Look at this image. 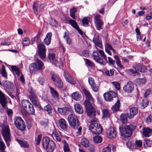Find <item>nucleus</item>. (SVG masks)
<instances>
[{"mask_svg": "<svg viewBox=\"0 0 152 152\" xmlns=\"http://www.w3.org/2000/svg\"><path fill=\"white\" fill-rule=\"evenodd\" d=\"M83 92L86 98L84 104L87 114L90 117H94L96 115V109L93 104V99L90 92L87 90L84 89Z\"/></svg>", "mask_w": 152, "mask_h": 152, "instance_id": "f257e3e1", "label": "nucleus"}, {"mask_svg": "<svg viewBox=\"0 0 152 152\" xmlns=\"http://www.w3.org/2000/svg\"><path fill=\"white\" fill-rule=\"evenodd\" d=\"M136 126L132 124L129 125L120 126L119 131L122 139L126 141L128 138L130 137L132 134V132L136 128Z\"/></svg>", "mask_w": 152, "mask_h": 152, "instance_id": "f03ea898", "label": "nucleus"}, {"mask_svg": "<svg viewBox=\"0 0 152 152\" xmlns=\"http://www.w3.org/2000/svg\"><path fill=\"white\" fill-rule=\"evenodd\" d=\"M42 146L47 152H53L56 148L55 142L48 137H44L42 139Z\"/></svg>", "mask_w": 152, "mask_h": 152, "instance_id": "7ed1b4c3", "label": "nucleus"}, {"mask_svg": "<svg viewBox=\"0 0 152 152\" xmlns=\"http://www.w3.org/2000/svg\"><path fill=\"white\" fill-rule=\"evenodd\" d=\"M89 129L92 133L95 134H100L102 131L101 126L95 121H92L89 126Z\"/></svg>", "mask_w": 152, "mask_h": 152, "instance_id": "20e7f679", "label": "nucleus"}, {"mask_svg": "<svg viewBox=\"0 0 152 152\" xmlns=\"http://www.w3.org/2000/svg\"><path fill=\"white\" fill-rule=\"evenodd\" d=\"M2 134L7 145L9 147L10 142L11 141V139L10 129L8 126H6L2 128Z\"/></svg>", "mask_w": 152, "mask_h": 152, "instance_id": "39448f33", "label": "nucleus"}, {"mask_svg": "<svg viewBox=\"0 0 152 152\" xmlns=\"http://www.w3.org/2000/svg\"><path fill=\"white\" fill-rule=\"evenodd\" d=\"M68 120L70 125L75 129H77L79 126L78 120L74 114H71L68 116Z\"/></svg>", "mask_w": 152, "mask_h": 152, "instance_id": "423d86ee", "label": "nucleus"}, {"mask_svg": "<svg viewBox=\"0 0 152 152\" xmlns=\"http://www.w3.org/2000/svg\"><path fill=\"white\" fill-rule=\"evenodd\" d=\"M14 124L17 128L23 131L26 129V125L24 121L20 116L15 117L14 119Z\"/></svg>", "mask_w": 152, "mask_h": 152, "instance_id": "0eeeda50", "label": "nucleus"}, {"mask_svg": "<svg viewBox=\"0 0 152 152\" xmlns=\"http://www.w3.org/2000/svg\"><path fill=\"white\" fill-rule=\"evenodd\" d=\"M38 53L40 58L44 60L46 56V48L43 44H40L38 46Z\"/></svg>", "mask_w": 152, "mask_h": 152, "instance_id": "6e6552de", "label": "nucleus"}, {"mask_svg": "<svg viewBox=\"0 0 152 152\" xmlns=\"http://www.w3.org/2000/svg\"><path fill=\"white\" fill-rule=\"evenodd\" d=\"M117 96V94L113 91H110L108 93H104V96L105 100L107 101L110 102L113 100L114 98H115Z\"/></svg>", "mask_w": 152, "mask_h": 152, "instance_id": "1a4fd4ad", "label": "nucleus"}, {"mask_svg": "<svg viewBox=\"0 0 152 152\" xmlns=\"http://www.w3.org/2000/svg\"><path fill=\"white\" fill-rule=\"evenodd\" d=\"M134 85L131 81H129L126 84L124 85L123 88L124 91L129 93H131L134 90Z\"/></svg>", "mask_w": 152, "mask_h": 152, "instance_id": "9d476101", "label": "nucleus"}, {"mask_svg": "<svg viewBox=\"0 0 152 152\" xmlns=\"http://www.w3.org/2000/svg\"><path fill=\"white\" fill-rule=\"evenodd\" d=\"M92 55L94 59L97 62L102 66H104L105 65V63L104 62L103 59L99 56L97 51H94Z\"/></svg>", "mask_w": 152, "mask_h": 152, "instance_id": "9b49d317", "label": "nucleus"}, {"mask_svg": "<svg viewBox=\"0 0 152 152\" xmlns=\"http://www.w3.org/2000/svg\"><path fill=\"white\" fill-rule=\"evenodd\" d=\"M64 76L66 80L68 83L74 85L76 83V82L74 80L72 76L69 73L64 71Z\"/></svg>", "mask_w": 152, "mask_h": 152, "instance_id": "f8f14e48", "label": "nucleus"}, {"mask_svg": "<svg viewBox=\"0 0 152 152\" xmlns=\"http://www.w3.org/2000/svg\"><path fill=\"white\" fill-rule=\"evenodd\" d=\"M69 23L72 27L75 29L80 34H83L82 31L79 27L77 23L75 20L70 19L69 20Z\"/></svg>", "mask_w": 152, "mask_h": 152, "instance_id": "ddd939ff", "label": "nucleus"}, {"mask_svg": "<svg viewBox=\"0 0 152 152\" xmlns=\"http://www.w3.org/2000/svg\"><path fill=\"white\" fill-rule=\"evenodd\" d=\"M107 134V137L110 139L115 138L116 135V132L113 127H110L108 129Z\"/></svg>", "mask_w": 152, "mask_h": 152, "instance_id": "4468645a", "label": "nucleus"}, {"mask_svg": "<svg viewBox=\"0 0 152 152\" xmlns=\"http://www.w3.org/2000/svg\"><path fill=\"white\" fill-rule=\"evenodd\" d=\"M133 66L136 71L141 72H145L146 71L147 68L145 66H142L139 64H135Z\"/></svg>", "mask_w": 152, "mask_h": 152, "instance_id": "2eb2a0df", "label": "nucleus"}, {"mask_svg": "<svg viewBox=\"0 0 152 152\" xmlns=\"http://www.w3.org/2000/svg\"><path fill=\"white\" fill-rule=\"evenodd\" d=\"M57 111L58 113L61 115H64L68 114L69 112V109L68 107H58Z\"/></svg>", "mask_w": 152, "mask_h": 152, "instance_id": "dca6fc26", "label": "nucleus"}, {"mask_svg": "<svg viewBox=\"0 0 152 152\" xmlns=\"http://www.w3.org/2000/svg\"><path fill=\"white\" fill-rule=\"evenodd\" d=\"M59 126L62 129L65 130L67 129V124L64 118H60L58 120Z\"/></svg>", "mask_w": 152, "mask_h": 152, "instance_id": "f3484780", "label": "nucleus"}, {"mask_svg": "<svg viewBox=\"0 0 152 152\" xmlns=\"http://www.w3.org/2000/svg\"><path fill=\"white\" fill-rule=\"evenodd\" d=\"M143 135L146 137H149L152 135V129L148 128H144L143 129Z\"/></svg>", "mask_w": 152, "mask_h": 152, "instance_id": "a211bd4d", "label": "nucleus"}, {"mask_svg": "<svg viewBox=\"0 0 152 152\" xmlns=\"http://www.w3.org/2000/svg\"><path fill=\"white\" fill-rule=\"evenodd\" d=\"M48 58L53 64L56 65L57 61L55 58V54L53 53H50L48 54Z\"/></svg>", "mask_w": 152, "mask_h": 152, "instance_id": "6ab92c4d", "label": "nucleus"}, {"mask_svg": "<svg viewBox=\"0 0 152 152\" xmlns=\"http://www.w3.org/2000/svg\"><path fill=\"white\" fill-rule=\"evenodd\" d=\"M0 103L3 107H5L6 103L4 94L0 91Z\"/></svg>", "mask_w": 152, "mask_h": 152, "instance_id": "aec40b11", "label": "nucleus"}, {"mask_svg": "<svg viewBox=\"0 0 152 152\" xmlns=\"http://www.w3.org/2000/svg\"><path fill=\"white\" fill-rule=\"evenodd\" d=\"M74 108L76 112L80 114L83 113V110L82 106L80 104L76 103L74 105Z\"/></svg>", "mask_w": 152, "mask_h": 152, "instance_id": "412c9836", "label": "nucleus"}, {"mask_svg": "<svg viewBox=\"0 0 152 152\" xmlns=\"http://www.w3.org/2000/svg\"><path fill=\"white\" fill-rule=\"evenodd\" d=\"M52 34L51 32L48 33L47 34L44 40V42L45 44L48 45L50 44L51 41V38Z\"/></svg>", "mask_w": 152, "mask_h": 152, "instance_id": "4be33fe9", "label": "nucleus"}, {"mask_svg": "<svg viewBox=\"0 0 152 152\" xmlns=\"http://www.w3.org/2000/svg\"><path fill=\"white\" fill-rule=\"evenodd\" d=\"M93 41L96 45L101 48L102 45L99 39V37L97 35H95L93 39Z\"/></svg>", "mask_w": 152, "mask_h": 152, "instance_id": "5701e85b", "label": "nucleus"}, {"mask_svg": "<svg viewBox=\"0 0 152 152\" xmlns=\"http://www.w3.org/2000/svg\"><path fill=\"white\" fill-rule=\"evenodd\" d=\"M130 115H129L128 117L129 118H131L137 113V109L135 107H132L130 109Z\"/></svg>", "mask_w": 152, "mask_h": 152, "instance_id": "b1692460", "label": "nucleus"}, {"mask_svg": "<svg viewBox=\"0 0 152 152\" xmlns=\"http://www.w3.org/2000/svg\"><path fill=\"white\" fill-rule=\"evenodd\" d=\"M35 64L37 68V70H40L44 68V64L40 60L37 59L35 60Z\"/></svg>", "mask_w": 152, "mask_h": 152, "instance_id": "393cba45", "label": "nucleus"}, {"mask_svg": "<svg viewBox=\"0 0 152 152\" xmlns=\"http://www.w3.org/2000/svg\"><path fill=\"white\" fill-rule=\"evenodd\" d=\"M120 105V101L118 99L115 104L112 107L111 109L114 112H116L118 111L119 109Z\"/></svg>", "mask_w": 152, "mask_h": 152, "instance_id": "a878e982", "label": "nucleus"}, {"mask_svg": "<svg viewBox=\"0 0 152 152\" xmlns=\"http://www.w3.org/2000/svg\"><path fill=\"white\" fill-rule=\"evenodd\" d=\"M50 88L52 97L56 99H58L59 94L52 87H50Z\"/></svg>", "mask_w": 152, "mask_h": 152, "instance_id": "bb28decb", "label": "nucleus"}, {"mask_svg": "<svg viewBox=\"0 0 152 152\" xmlns=\"http://www.w3.org/2000/svg\"><path fill=\"white\" fill-rule=\"evenodd\" d=\"M30 94L29 98L32 102H34L38 100L37 97L35 95L34 91H33L31 89L30 91Z\"/></svg>", "mask_w": 152, "mask_h": 152, "instance_id": "cd10ccee", "label": "nucleus"}, {"mask_svg": "<svg viewBox=\"0 0 152 152\" xmlns=\"http://www.w3.org/2000/svg\"><path fill=\"white\" fill-rule=\"evenodd\" d=\"M52 136L53 139L56 141L58 142L61 141V138L59 136L56 131H53Z\"/></svg>", "mask_w": 152, "mask_h": 152, "instance_id": "c85d7f7f", "label": "nucleus"}, {"mask_svg": "<svg viewBox=\"0 0 152 152\" xmlns=\"http://www.w3.org/2000/svg\"><path fill=\"white\" fill-rule=\"evenodd\" d=\"M17 141L21 147L26 148H28L29 147V145L26 142L18 139H17Z\"/></svg>", "mask_w": 152, "mask_h": 152, "instance_id": "c756f323", "label": "nucleus"}, {"mask_svg": "<svg viewBox=\"0 0 152 152\" xmlns=\"http://www.w3.org/2000/svg\"><path fill=\"white\" fill-rule=\"evenodd\" d=\"M71 97L72 99L76 101H79L81 99L80 95L77 92H75L72 94Z\"/></svg>", "mask_w": 152, "mask_h": 152, "instance_id": "7c9ffc66", "label": "nucleus"}, {"mask_svg": "<svg viewBox=\"0 0 152 152\" xmlns=\"http://www.w3.org/2000/svg\"><path fill=\"white\" fill-rule=\"evenodd\" d=\"M128 113L122 114L120 115V120L122 123H126L127 122Z\"/></svg>", "mask_w": 152, "mask_h": 152, "instance_id": "2f4dec72", "label": "nucleus"}, {"mask_svg": "<svg viewBox=\"0 0 152 152\" xmlns=\"http://www.w3.org/2000/svg\"><path fill=\"white\" fill-rule=\"evenodd\" d=\"M22 105L25 110L27 109L28 107L31 104L30 102L27 100H23L21 102Z\"/></svg>", "mask_w": 152, "mask_h": 152, "instance_id": "473e14b6", "label": "nucleus"}, {"mask_svg": "<svg viewBox=\"0 0 152 152\" xmlns=\"http://www.w3.org/2000/svg\"><path fill=\"white\" fill-rule=\"evenodd\" d=\"M44 110L45 111L48 113V115H51L53 110L50 105L48 104L45 106L44 107Z\"/></svg>", "mask_w": 152, "mask_h": 152, "instance_id": "72a5a7b5", "label": "nucleus"}, {"mask_svg": "<svg viewBox=\"0 0 152 152\" xmlns=\"http://www.w3.org/2000/svg\"><path fill=\"white\" fill-rule=\"evenodd\" d=\"M105 48L106 52L110 55L111 56L112 53L110 50H112L113 48L111 45L108 43H107L105 45Z\"/></svg>", "mask_w": 152, "mask_h": 152, "instance_id": "f704fd0d", "label": "nucleus"}, {"mask_svg": "<svg viewBox=\"0 0 152 152\" xmlns=\"http://www.w3.org/2000/svg\"><path fill=\"white\" fill-rule=\"evenodd\" d=\"M51 79L55 82L61 79L57 74L51 72Z\"/></svg>", "mask_w": 152, "mask_h": 152, "instance_id": "c9c22d12", "label": "nucleus"}, {"mask_svg": "<svg viewBox=\"0 0 152 152\" xmlns=\"http://www.w3.org/2000/svg\"><path fill=\"white\" fill-rule=\"evenodd\" d=\"M77 11V9L75 7L71 8L70 10V15L73 19H75V14Z\"/></svg>", "mask_w": 152, "mask_h": 152, "instance_id": "e433bc0d", "label": "nucleus"}, {"mask_svg": "<svg viewBox=\"0 0 152 152\" xmlns=\"http://www.w3.org/2000/svg\"><path fill=\"white\" fill-rule=\"evenodd\" d=\"M29 72L30 73L33 72L35 70H37V68L35 63L31 64L29 66Z\"/></svg>", "mask_w": 152, "mask_h": 152, "instance_id": "4c0bfd02", "label": "nucleus"}, {"mask_svg": "<svg viewBox=\"0 0 152 152\" xmlns=\"http://www.w3.org/2000/svg\"><path fill=\"white\" fill-rule=\"evenodd\" d=\"M2 85V86H4L7 89L10 88L12 85V83L10 82H7V80H5L4 82Z\"/></svg>", "mask_w": 152, "mask_h": 152, "instance_id": "58836bf2", "label": "nucleus"}, {"mask_svg": "<svg viewBox=\"0 0 152 152\" xmlns=\"http://www.w3.org/2000/svg\"><path fill=\"white\" fill-rule=\"evenodd\" d=\"M148 102L147 99H143L141 102V108L144 109L148 105Z\"/></svg>", "mask_w": 152, "mask_h": 152, "instance_id": "ea45409f", "label": "nucleus"}, {"mask_svg": "<svg viewBox=\"0 0 152 152\" xmlns=\"http://www.w3.org/2000/svg\"><path fill=\"white\" fill-rule=\"evenodd\" d=\"M93 140L96 143H100L102 141V139L101 136L97 135L94 137Z\"/></svg>", "mask_w": 152, "mask_h": 152, "instance_id": "a19ab883", "label": "nucleus"}, {"mask_svg": "<svg viewBox=\"0 0 152 152\" xmlns=\"http://www.w3.org/2000/svg\"><path fill=\"white\" fill-rule=\"evenodd\" d=\"M81 143L82 145L86 147H87L89 146V141L85 139H82L81 141Z\"/></svg>", "mask_w": 152, "mask_h": 152, "instance_id": "79ce46f5", "label": "nucleus"}, {"mask_svg": "<svg viewBox=\"0 0 152 152\" xmlns=\"http://www.w3.org/2000/svg\"><path fill=\"white\" fill-rule=\"evenodd\" d=\"M26 110L28 111L29 114L31 115H33L34 113V109L33 105L31 104L28 107L27 109H26Z\"/></svg>", "mask_w": 152, "mask_h": 152, "instance_id": "37998d69", "label": "nucleus"}, {"mask_svg": "<svg viewBox=\"0 0 152 152\" xmlns=\"http://www.w3.org/2000/svg\"><path fill=\"white\" fill-rule=\"evenodd\" d=\"M136 81L139 84L142 85L146 83V79L145 77H144L142 78H137L136 79Z\"/></svg>", "mask_w": 152, "mask_h": 152, "instance_id": "c03bdc74", "label": "nucleus"}, {"mask_svg": "<svg viewBox=\"0 0 152 152\" xmlns=\"http://www.w3.org/2000/svg\"><path fill=\"white\" fill-rule=\"evenodd\" d=\"M66 32L64 33V35L63 37L65 39L66 43L69 45H70L72 43V41L70 38L69 37L68 35H66Z\"/></svg>", "mask_w": 152, "mask_h": 152, "instance_id": "a18cd8bd", "label": "nucleus"}, {"mask_svg": "<svg viewBox=\"0 0 152 152\" xmlns=\"http://www.w3.org/2000/svg\"><path fill=\"white\" fill-rule=\"evenodd\" d=\"M56 87L59 88H63V83L62 82L61 79L59 80L56 82Z\"/></svg>", "mask_w": 152, "mask_h": 152, "instance_id": "49530a36", "label": "nucleus"}, {"mask_svg": "<svg viewBox=\"0 0 152 152\" xmlns=\"http://www.w3.org/2000/svg\"><path fill=\"white\" fill-rule=\"evenodd\" d=\"M96 27L97 30H100L102 29V21L95 22Z\"/></svg>", "mask_w": 152, "mask_h": 152, "instance_id": "de8ad7c7", "label": "nucleus"}, {"mask_svg": "<svg viewBox=\"0 0 152 152\" xmlns=\"http://www.w3.org/2000/svg\"><path fill=\"white\" fill-rule=\"evenodd\" d=\"M114 57L116 60V64L117 66L120 68H122L123 66L121 64V61L118 57L117 56L115 55L114 56Z\"/></svg>", "mask_w": 152, "mask_h": 152, "instance_id": "09e8293b", "label": "nucleus"}, {"mask_svg": "<svg viewBox=\"0 0 152 152\" xmlns=\"http://www.w3.org/2000/svg\"><path fill=\"white\" fill-rule=\"evenodd\" d=\"M38 2L37 1L34 2L32 8L35 14L37 15L38 14L37 11V5Z\"/></svg>", "mask_w": 152, "mask_h": 152, "instance_id": "8fccbe9b", "label": "nucleus"}, {"mask_svg": "<svg viewBox=\"0 0 152 152\" xmlns=\"http://www.w3.org/2000/svg\"><path fill=\"white\" fill-rule=\"evenodd\" d=\"M103 117L107 118L110 116V113L108 110L104 109L102 110Z\"/></svg>", "mask_w": 152, "mask_h": 152, "instance_id": "3c124183", "label": "nucleus"}, {"mask_svg": "<svg viewBox=\"0 0 152 152\" xmlns=\"http://www.w3.org/2000/svg\"><path fill=\"white\" fill-rule=\"evenodd\" d=\"M30 43V41L28 38H25L23 40L22 44L24 46H27Z\"/></svg>", "mask_w": 152, "mask_h": 152, "instance_id": "603ef678", "label": "nucleus"}, {"mask_svg": "<svg viewBox=\"0 0 152 152\" xmlns=\"http://www.w3.org/2000/svg\"><path fill=\"white\" fill-rule=\"evenodd\" d=\"M1 74L3 77H5L6 79L7 78V74L5 70V66L4 65L2 66Z\"/></svg>", "mask_w": 152, "mask_h": 152, "instance_id": "864d4df0", "label": "nucleus"}, {"mask_svg": "<svg viewBox=\"0 0 152 152\" xmlns=\"http://www.w3.org/2000/svg\"><path fill=\"white\" fill-rule=\"evenodd\" d=\"M152 143V141L148 139L145 140L143 142L144 145L145 146L151 147Z\"/></svg>", "mask_w": 152, "mask_h": 152, "instance_id": "5fc2aeb1", "label": "nucleus"}, {"mask_svg": "<svg viewBox=\"0 0 152 152\" xmlns=\"http://www.w3.org/2000/svg\"><path fill=\"white\" fill-rule=\"evenodd\" d=\"M113 147L112 145H108L107 147L104 148L102 150V152H110L111 148Z\"/></svg>", "mask_w": 152, "mask_h": 152, "instance_id": "6e6d98bb", "label": "nucleus"}, {"mask_svg": "<svg viewBox=\"0 0 152 152\" xmlns=\"http://www.w3.org/2000/svg\"><path fill=\"white\" fill-rule=\"evenodd\" d=\"M99 54H100L101 56L104 60H107V58L105 54L104 53V51L102 50H99Z\"/></svg>", "mask_w": 152, "mask_h": 152, "instance_id": "4d7b16f0", "label": "nucleus"}, {"mask_svg": "<svg viewBox=\"0 0 152 152\" xmlns=\"http://www.w3.org/2000/svg\"><path fill=\"white\" fill-rule=\"evenodd\" d=\"M50 24L52 26H56L57 25V22L55 19L51 18L50 20Z\"/></svg>", "mask_w": 152, "mask_h": 152, "instance_id": "13d9d810", "label": "nucleus"}, {"mask_svg": "<svg viewBox=\"0 0 152 152\" xmlns=\"http://www.w3.org/2000/svg\"><path fill=\"white\" fill-rule=\"evenodd\" d=\"M86 64L89 66L94 67L95 66V64L91 61L87 59H85Z\"/></svg>", "mask_w": 152, "mask_h": 152, "instance_id": "bf43d9fd", "label": "nucleus"}, {"mask_svg": "<svg viewBox=\"0 0 152 152\" xmlns=\"http://www.w3.org/2000/svg\"><path fill=\"white\" fill-rule=\"evenodd\" d=\"M64 152H69L70 151L69 145L66 142L64 146Z\"/></svg>", "mask_w": 152, "mask_h": 152, "instance_id": "052dcab7", "label": "nucleus"}, {"mask_svg": "<svg viewBox=\"0 0 152 152\" xmlns=\"http://www.w3.org/2000/svg\"><path fill=\"white\" fill-rule=\"evenodd\" d=\"M93 90L95 92H97L98 91L99 89V87L98 86L96 85L95 84L91 86Z\"/></svg>", "mask_w": 152, "mask_h": 152, "instance_id": "680f3d73", "label": "nucleus"}, {"mask_svg": "<svg viewBox=\"0 0 152 152\" xmlns=\"http://www.w3.org/2000/svg\"><path fill=\"white\" fill-rule=\"evenodd\" d=\"M89 18L88 17H85L83 19L82 21V23L83 24L87 25L89 23Z\"/></svg>", "mask_w": 152, "mask_h": 152, "instance_id": "e2e57ef3", "label": "nucleus"}, {"mask_svg": "<svg viewBox=\"0 0 152 152\" xmlns=\"http://www.w3.org/2000/svg\"><path fill=\"white\" fill-rule=\"evenodd\" d=\"M112 84L117 90H119L120 89V84L118 82H112Z\"/></svg>", "mask_w": 152, "mask_h": 152, "instance_id": "0e129e2a", "label": "nucleus"}, {"mask_svg": "<svg viewBox=\"0 0 152 152\" xmlns=\"http://www.w3.org/2000/svg\"><path fill=\"white\" fill-rule=\"evenodd\" d=\"M88 81L89 84L91 86L95 84L94 79L91 77H89L88 79Z\"/></svg>", "mask_w": 152, "mask_h": 152, "instance_id": "69168bd1", "label": "nucleus"}, {"mask_svg": "<svg viewBox=\"0 0 152 152\" xmlns=\"http://www.w3.org/2000/svg\"><path fill=\"white\" fill-rule=\"evenodd\" d=\"M94 23L101 21L100 19V16L99 15H97L94 17Z\"/></svg>", "mask_w": 152, "mask_h": 152, "instance_id": "338daca9", "label": "nucleus"}, {"mask_svg": "<svg viewBox=\"0 0 152 152\" xmlns=\"http://www.w3.org/2000/svg\"><path fill=\"white\" fill-rule=\"evenodd\" d=\"M135 145L138 147H141L142 145V142L140 140H136Z\"/></svg>", "mask_w": 152, "mask_h": 152, "instance_id": "774afa93", "label": "nucleus"}]
</instances>
